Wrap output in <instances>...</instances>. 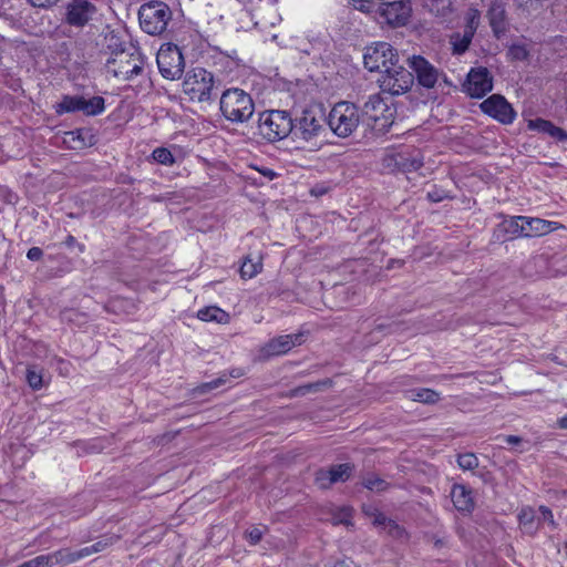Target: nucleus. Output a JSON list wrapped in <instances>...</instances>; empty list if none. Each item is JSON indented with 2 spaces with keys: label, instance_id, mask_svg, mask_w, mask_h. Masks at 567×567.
Here are the masks:
<instances>
[{
  "label": "nucleus",
  "instance_id": "1",
  "mask_svg": "<svg viewBox=\"0 0 567 567\" xmlns=\"http://www.w3.org/2000/svg\"><path fill=\"white\" fill-rule=\"evenodd\" d=\"M326 125L328 124L324 110L320 106H310L293 120L292 134L298 140L317 145L318 141L326 136Z\"/></svg>",
  "mask_w": 567,
  "mask_h": 567
},
{
  "label": "nucleus",
  "instance_id": "2",
  "mask_svg": "<svg viewBox=\"0 0 567 567\" xmlns=\"http://www.w3.org/2000/svg\"><path fill=\"white\" fill-rule=\"evenodd\" d=\"M219 106L224 117L233 123H245L255 112L251 96L237 87L228 89L221 94Z\"/></svg>",
  "mask_w": 567,
  "mask_h": 567
},
{
  "label": "nucleus",
  "instance_id": "3",
  "mask_svg": "<svg viewBox=\"0 0 567 567\" xmlns=\"http://www.w3.org/2000/svg\"><path fill=\"white\" fill-rule=\"evenodd\" d=\"M362 117L359 109L350 102L337 103L327 116L329 128L341 138H346L355 132Z\"/></svg>",
  "mask_w": 567,
  "mask_h": 567
},
{
  "label": "nucleus",
  "instance_id": "4",
  "mask_svg": "<svg viewBox=\"0 0 567 567\" xmlns=\"http://www.w3.org/2000/svg\"><path fill=\"white\" fill-rule=\"evenodd\" d=\"M293 130V120L287 111L270 110L259 115V134L268 142H277L287 137Z\"/></svg>",
  "mask_w": 567,
  "mask_h": 567
},
{
  "label": "nucleus",
  "instance_id": "5",
  "mask_svg": "<svg viewBox=\"0 0 567 567\" xmlns=\"http://www.w3.org/2000/svg\"><path fill=\"white\" fill-rule=\"evenodd\" d=\"M143 64L141 55L135 50L130 51L121 48L113 51L106 60L105 70L114 78L130 81L142 72Z\"/></svg>",
  "mask_w": 567,
  "mask_h": 567
},
{
  "label": "nucleus",
  "instance_id": "6",
  "mask_svg": "<svg viewBox=\"0 0 567 567\" xmlns=\"http://www.w3.org/2000/svg\"><path fill=\"white\" fill-rule=\"evenodd\" d=\"M360 114L362 124L377 133H385L393 123V111L379 94L369 97Z\"/></svg>",
  "mask_w": 567,
  "mask_h": 567
},
{
  "label": "nucleus",
  "instance_id": "7",
  "mask_svg": "<svg viewBox=\"0 0 567 567\" xmlns=\"http://www.w3.org/2000/svg\"><path fill=\"white\" fill-rule=\"evenodd\" d=\"M172 19L169 7L161 1H151L138 10L141 28L151 35L162 34Z\"/></svg>",
  "mask_w": 567,
  "mask_h": 567
},
{
  "label": "nucleus",
  "instance_id": "8",
  "mask_svg": "<svg viewBox=\"0 0 567 567\" xmlns=\"http://www.w3.org/2000/svg\"><path fill=\"white\" fill-rule=\"evenodd\" d=\"M215 79L212 72L203 68L189 70L183 81V92L192 101L207 102L212 100Z\"/></svg>",
  "mask_w": 567,
  "mask_h": 567
},
{
  "label": "nucleus",
  "instance_id": "9",
  "mask_svg": "<svg viewBox=\"0 0 567 567\" xmlns=\"http://www.w3.org/2000/svg\"><path fill=\"white\" fill-rule=\"evenodd\" d=\"M104 111L105 99L99 95L86 99L84 95L65 94L55 105V113L59 115L82 112L85 116H97Z\"/></svg>",
  "mask_w": 567,
  "mask_h": 567
},
{
  "label": "nucleus",
  "instance_id": "10",
  "mask_svg": "<svg viewBox=\"0 0 567 567\" xmlns=\"http://www.w3.org/2000/svg\"><path fill=\"white\" fill-rule=\"evenodd\" d=\"M378 83L384 93L400 95L408 92L413 83L414 76L411 71L395 62L394 65L384 69L378 79Z\"/></svg>",
  "mask_w": 567,
  "mask_h": 567
},
{
  "label": "nucleus",
  "instance_id": "11",
  "mask_svg": "<svg viewBox=\"0 0 567 567\" xmlns=\"http://www.w3.org/2000/svg\"><path fill=\"white\" fill-rule=\"evenodd\" d=\"M395 62H399V54L392 45L386 42H377L367 47L363 54L364 66L370 72H379L381 74L384 72V69H389V66L394 65Z\"/></svg>",
  "mask_w": 567,
  "mask_h": 567
},
{
  "label": "nucleus",
  "instance_id": "12",
  "mask_svg": "<svg viewBox=\"0 0 567 567\" xmlns=\"http://www.w3.org/2000/svg\"><path fill=\"white\" fill-rule=\"evenodd\" d=\"M156 62L163 78L167 80L179 79L184 72V56L175 44H164L157 52Z\"/></svg>",
  "mask_w": 567,
  "mask_h": 567
},
{
  "label": "nucleus",
  "instance_id": "13",
  "mask_svg": "<svg viewBox=\"0 0 567 567\" xmlns=\"http://www.w3.org/2000/svg\"><path fill=\"white\" fill-rule=\"evenodd\" d=\"M377 13L393 28L404 27L412 16L411 0H396L378 4Z\"/></svg>",
  "mask_w": 567,
  "mask_h": 567
},
{
  "label": "nucleus",
  "instance_id": "14",
  "mask_svg": "<svg viewBox=\"0 0 567 567\" xmlns=\"http://www.w3.org/2000/svg\"><path fill=\"white\" fill-rule=\"evenodd\" d=\"M97 9L90 0H71L65 6L64 21L71 27L82 29L96 16Z\"/></svg>",
  "mask_w": 567,
  "mask_h": 567
},
{
  "label": "nucleus",
  "instance_id": "15",
  "mask_svg": "<svg viewBox=\"0 0 567 567\" xmlns=\"http://www.w3.org/2000/svg\"><path fill=\"white\" fill-rule=\"evenodd\" d=\"M493 90V78L486 68H473L468 72L463 91L471 97L481 99Z\"/></svg>",
  "mask_w": 567,
  "mask_h": 567
},
{
  "label": "nucleus",
  "instance_id": "16",
  "mask_svg": "<svg viewBox=\"0 0 567 567\" xmlns=\"http://www.w3.org/2000/svg\"><path fill=\"white\" fill-rule=\"evenodd\" d=\"M413 76L425 89H433L439 82L441 72L421 55H412L406 59Z\"/></svg>",
  "mask_w": 567,
  "mask_h": 567
},
{
  "label": "nucleus",
  "instance_id": "17",
  "mask_svg": "<svg viewBox=\"0 0 567 567\" xmlns=\"http://www.w3.org/2000/svg\"><path fill=\"white\" fill-rule=\"evenodd\" d=\"M483 113L492 116L503 124H511L516 117V112L506 99L499 94H493L480 105Z\"/></svg>",
  "mask_w": 567,
  "mask_h": 567
},
{
  "label": "nucleus",
  "instance_id": "18",
  "mask_svg": "<svg viewBox=\"0 0 567 567\" xmlns=\"http://www.w3.org/2000/svg\"><path fill=\"white\" fill-rule=\"evenodd\" d=\"M507 3L504 0H493L487 10L488 23L494 35L501 39L508 30Z\"/></svg>",
  "mask_w": 567,
  "mask_h": 567
},
{
  "label": "nucleus",
  "instance_id": "19",
  "mask_svg": "<svg viewBox=\"0 0 567 567\" xmlns=\"http://www.w3.org/2000/svg\"><path fill=\"white\" fill-rule=\"evenodd\" d=\"M302 342L301 334H285L269 340L260 350L265 358L286 354L295 346Z\"/></svg>",
  "mask_w": 567,
  "mask_h": 567
},
{
  "label": "nucleus",
  "instance_id": "20",
  "mask_svg": "<svg viewBox=\"0 0 567 567\" xmlns=\"http://www.w3.org/2000/svg\"><path fill=\"white\" fill-rule=\"evenodd\" d=\"M388 161L402 172H415L423 165V158L417 150L399 152L390 156Z\"/></svg>",
  "mask_w": 567,
  "mask_h": 567
},
{
  "label": "nucleus",
  "instance_id": "21",
  "mask_svg": "<svg viewBox=\"0 0 567 567\" xmlns=\"http://www.w3.org/2000/svg\"><path fill=\"white\" fill-rule=\"evenodd\" d=\"M524 237H538L557 229V223L536 217L523 216Z\"/></svg>",
  "mask_w": 567,
  "mask_h": 567
},
{
  "label": "nucleus",
  "instance_id": "22",
  "mask_svg": "<svg viewBox=\"0 0 567 567\" xmlns=\"http://www.w3.org/2000/svg\"><path fill=\"white\" fill-rule=\"evenodd\" d=\"M372 516V523L375 526H380L390 535L391 537L395 539H405L406 538V532L405 529L400 526L396 522L389 519L384 514L380 513L379 511L374 509L371 514Z\"/></svg>",
  "mask_w": 567,
  "mask_h": 567
},
{
  "label": "nucleus",
  "instance_id": "23",
  "mask_svg": "<svg viewBox=\"0 0 567 567\" xmlns=\"http://www.w3.org/2000/svg\"><path fill=\"white\" fill-rule=\"evenodd\" d=\"M522 219L523 216H512L504 218L497 227V231L503 234L502 236H498V239L505 241L517 237H524L523 221H520Z\"/></svg>",
  "mask_w": 567,
  "mask_h": 567
},
{
  "label": "nucleus",
  "instance_id": "24",
  "mask_svg": "<svg viewBox=\"0 0 567 567\" xmlns=\"http://www.w3.org/2000/svg\"><path fill=\"white\" fill-rule=\"evenodd\" d=\"M451 499L460 512H471L474 508L472 491L465 485L454 484L451 489Z\"/></svg>",
  "mask_w": 567,
  "mask_h": 567
},
{
  "label": "nucleus",
  "instance_id": "25",
  "mask_svg": "<svg viewBox=\"0 0 567 567\" xmlns=\"http://www.w3.org/2000/svg\"><path fill=\"white\" fill-rule=\"evenodd\" d=\"M47 555L51 567L54 565L68 566L85 558L82 548L74 551L70 548H62Z\"/></svg>",
  "mask_w": 567,
  "mask_h": 567
},
{
  "label": "nucleus",
  "instance_id": "26",
  "mask_svg": "<svg viewBox=\"0 0 567 567\" xmlns=\"http://www.w3.org/2000/svg\"><path fill=\"white\" fill-rule=\"evenodd\" d=\"M519 17L534 18L540 14L546 0H513Z\"/></svg>",
  "mask_w": 567,
  "mask_h": 567
},
{
  "label": "nucleus",
  "instance_id": "27",
  "mask_svg": "<svg viewBox=\"0 0 567 567\" xmlns=\"http://www.w3.org/2000/svg\"><path fill=\"white\" fill-rule=\"evenodd\" d=\"M530 127L547 134L557 141L565 142L567 141V132L563 128L554 125L551 122L543 118H537L535 121H532L529 124Z\"/></svg>",
  "mask_w": 567,
  "mask_h": 567
},
{
  "label": "nucleus",
  "instance_id": "28",
  "mask_svg": "<svg viewBox=\"0 0 567 567\" xmlns=\"http://www.w3.org/2000/svg\"><path fill=\"white\" fill-rule=\"evenodd\" d=\"M87 137H92L87 130L78 128L66 132L63 142L72 150H81L87 145Z\"/></svg>",
  "mask_w": 567,
  "mask_h": 567
},
{
  "label": "nucleus",
  "instance_id": "29",
  "mask_svg": "<svg viewBox=\"0 0 567 567\" xmlns=\"http://www.w3.org/2000/svg\"><path fill=\"white\" fill-rule=\"evenodd\" d=\"M197 318L206 322L214 321L217 323H227L229 315L218 307L210 306L198 310Z\"/></svg>",
  "mask_w": 567,
  "mask_h": 567
},
{
  "label": "nucleus",
  "instance_id": "30",
  "mask_svg": "<svg viewBox=\"0 0 567 567\" xmlns=\"http://www.w3.org/2000/svg\"><path fill=\"white\" fill-rule=\"evenodd\" d=\"M408 398L415 402L434 404L440 400V393L427 388L412 389L408 391Z\"/></svg>",
  "mask_w": 567,
  "mask_h": 567
},
{
  "label": "nucleus",
  "instance_id": "31",
  "mask_svg": "<svg viewBox=\"0 0 567 567\" xmlns=\"http://www.w3.org/2000/svg\"><path fill=\"white\" fill-rule=\"evenodd\" d=\"M473 40L468 33L465 32H454L450 37V44L452 47V53L461 55L465 53Z\"/></svg>",
  "mask_w": 567,
  "mask_h": 567
},
{
  "label": "nucleus",
  "instance_id": "32",
  "mask_svg": "<svg viewBox=\"0 0 567 567\" xmlns=\"http://www.w3.org/2000/svg\"><path fill=\"white\" fill-rule=\"evenodd\" d=\"M262 268L261 259L259 256L252 258L250 256L246 257L241 267H240V276L244 279H250L258 275Z\"/></svg>",
  "mask_w": 567,
  "mask_h": 567
},
{
  "label": "nucleus",
  "instance_id": "33",
  "mask_svg": "<svg viewBox=\"0 0 567 567\" xmlns=\"http://www.w3.org/2000/svg\"><path fill=\"white\" fill-rule=\"evenodd\" d=\"M332 382L330 379L320 380L317 382L308 383L296 388L292 393L295 396H303L311 392H319L331 386Z\"/></svg>",
  "mask_w": 567,
  "mask_h": 567
},
{
  "label": "nucleus",
  "instance_id": "34",
  "mask_svg": "<svg viewBox=\"0 0 567 567\" xmlns=\"http://www.w3.org/2000/svg\"><path fill=\"white\" fill-rule=\"evenodd\" d=\"M362 485L369 491L381 493L389 488L390 484L383 478L371 474L363 478Z\"/></svg>",
  "mask_w": 567,
  "mask_h": 567
},
{
  "label": "nucleus",
  "instance_id": "35",
  "mask_svg": "<svg viewBox=\"0 0 567 567\" xmlns=\"http://www.w3.org/2000/svg\"><path fill=\"white\" fill-rule=\"evenodd\" d=\"M27 382L32 390H40L43 386L42 369L31 365L27 369Z\"/></svg>",
  "mask_w": 567,
  "mask_h": 567
},
{
  "label": "nucleus",
  "instance_id": "36",
  "mask_svg": "<svg viewBox=\"0 0 567 567\" xmlns=\"http://www.w3.org/2000/svg\"><path fill=\"white\" fill-rule=\"evenodd\" d=\"M329 470H330L331 477H332L331 480L333 481V483H337V482L347 481L352 473L353 466L350 465L349 463H343V464L334 465V466L330 467Z\"/></svg>",
  "mask_w": 567,
  "mask_h": 567
},
{
  "label": "nucleus",
  "instance_id": "37",
  "mask_svg": "<svg viewBox=\"0 0 567 567\" xmlns=\"http://www.w3.org/2000/svg\"><path fill=\"white\" fill-rule=\"evenodd\" d=\"M518 520L519 524L527 530V532H535L537 530V527L534 526L535 522V512L532 507H524L520 509L518 514Z\"/></svg>",
  "mask_w": 567,
  "mask_h": 567
},
{
  "label": "nucleus",
  "instance_id": "38",
  "mask_svg": "<svg viewBox=\"0 0 567 567\" xmlns=\"http://www.w3.org/2000/svg\"><path fill=\"white\" fill-rule=\"evenodd\" d=\"M152 157L155 162L162 165L171 166L175 163V157L172 152L166 147H157L153 151Z\"/></svg>",
  "mask_w": 567,
  "mask_h": 567
},
{
  "label": "nucleus",
  "instance_id": "39",
  "mask_svg": "<svg viewBox=\"0 0 567 567\" xmlns=\"http://www.w3.org/2000/svg\"><path fill=\"white\" fill-rule=\"evenodd\" d=\"M115 539H117V538L113 537V536L106 537V538L97 540L96 543H94L91 546L82 548L84 557H89L95 553L103 551L105 548L111 546Z\"/></svg>",
  "mask_w": 567,
  "mask_h": 567
},
{
  "label": "nucleus",
  "instance_id": "40",
  "mask_svg": "<svg viewBox=\"0 0 567 567\" xmlns=\"http://www.w3.org/2000/svg\"><path fill=\"white\" fill-rule=\"evenodd\" d=\"M480 12L477 10H471L465 18V27L463 32L468 33L474 38V34L480 25Z\"/></svg>",
  "mask_w": 567,
  "mask_h": 567
},
{
  "label": "nucleus",
  "instance_id": "41",
  "mask_svg": "<svg viewBox=\"0 0 567 567\" xmlns=\"http://www.w3.org/2000/svg\"><path fill=\"white\" fill-rule=\"evenodd\" d=\"M267 527L266 526H250L248 529H246L245 532V539L252 546L257 545L264 534L267 532Z\"/></svg>",
  "mask_w": 567,
  "mask_h": 567
},
{
  "label": "nucleus",
  "instance_id": "42",
  "mask_svg": "<svg viewBox=\"0 0 567 567\" xmlns=\"http://www.w3.org/2000/svg\"><path fill=\"white\" fill-rule=\"evenodd\" d=\"M457 464L463 470H474L478 466V460L473 453H464L458 455Z\"/></svg>",
  "mask_w": 567,
  "mask_h": 567
},
{
  "label": "nucleus",
  "instance_id": "43",
  "mask_svg": "<svg viewBox=\"0 0 567 567\" xmlns=\"http://www.w3.org/2000/svg\"><path fill=\"white\" fill-rule=\"evenodd\" d=\"M330 470H319L316 473V483L320 488H328L333 484Z\"/></svg>",
  "mask_w": 567,
  "mask_h": 567
},
{
  "label": "nucleus",
  "instance_id": "44",
  "mask_svg": "<svg viewBox=\"0 0 567 567\" xmlns=\"http://www.w3.org/2000/svg\"><path fill=\"white\" fill-rule=\"evenodd\" d=\"M355 10L362 12H373L377 10L378 4L372 0H351L350 2Z\"/></svg>",
  "mask_w": 567,
  "mask_h": 567
},
{
  "label": "nucleus",
  "instance_id": "45",
  "mask_svg": "<svg viewBox=\"0 0 567 567\" xmlns=\"http://www.w3.org/2000/svg\"><path fill=\"white\" fill-rule=\"evenodd\" d=\"M426 197L432 203H440L450 196L447 190L433 186V188L427 192Z\"/></svg>",
  "mask_w": 567,
  "mask_h": 567
},
{
  "label": "nucleus",
  "instance_id": "46",
  "mask_svg": "<svg viewBox=\"0 0 567 567\" xmlns=\"http://www.w3.org/2000/svg\"><path fill=\"white\" fill-rule=\"evenodd\" d=\"M18 567H51V566H50V560L48 558V555H39V556L19 565Z\"/></svg>",
  "mask_w": 567,
  "mask_h": 567
},
{
  "label": "nucleus",
  "instance_id": "47",
  "mask_svg": "<svg viewBox=\"0 0 567 567\" xmlns=\"http://www.w3.org/2000/svg\"><path fill=\"white\" fill-rule=\"evenodd\" d=\"M538 511L540 513V517H538V523L544 520V522H547L553 528H555L556 522L554 519L551 509L547 506L542 505V506H539Z\"/></svg>",
  "mask_w": 567,
  "mask_h": 567
},
{
  "label": "nucleus",
  "instance_id": "48",
  "mask_svg": "<svg viewBox=\"0 0 567 567\" xmlns=\"http://www.w3.org/2000/svg\"><path fill=\"white\" fill-rule=\"evenodd\" d=\"M427 542L431 543L433 545V547L436 549H442V548L446 547V545H447L446 537L439 536V535L429 536Z\"/></svg>",
  "mask_w": 567,
  "mask_h": 567
},
{
  "label": "nucleus",
  "instance_id": "49",
  "mask_svg": "<svg viewBox=\"0 0 567 567\" xmlns=\"http://www.w3.org/2000/svg\"><path fill=\"white\" fill-rule=\"evenodd\" d=\"M350 512L348 509L341 511L337 516L333 517V524H344L348 525L350 523Z\"/></svg>",
  "mask_w": 567,
  "mask_h": 567
},
{
  "label": "nucleus",
  "instance_id": "50",
  "mask_svg": "<svg viewBox=\"0 0 567 567\" xmlns=\"http://www.w3.org/2000/svg\"><path fill=\"white\" fill-rule=\"evenodd\" d=\"M227 378L226 375H223V377H219L210 382H207L203 385V390H214V389H217L218 386L225 384Z\"/></svg>",
  "mask_w": 567,
  "mask_h": 567
},
{
  "label": "nucleus",
  "instance_id": "51",
  "mask_svg": "<svg viewBox=\"0 0 567 567\" xmlns=\"http://www.w3.org/2000/svg\"><path fill=\"white\" fill-rule=\"evenodd\" d=\"M43 257V250L39 247H31L27 252V258L32 261H39Z\"/></svg>",
  "mask_w": 567,
  "mask_h": 567
},
{
  "label": "nucleus",
  "instance_id": "52",
  "mask_svg": "<svg viewBox=\"0 0 567 567\" xmlns=\"http://www.w3.org/2000/svg\"><path fill=\"white\" fill-rule=\"evenodd\" d=\"M31 6L38 8H49L54 6L59 0H28Z\"/></svg>",
  "mask_w": 567,
  "mask_h": 567
},
{
  "label": "nucleus",
  "instance_id": "53",
  "mask_svg": "<svg viewBox=\"0 0 567 567\" xmlns=\"http://www.w3.org/2000/svg\"><path fill=\"white\" fill-rule=\"evenodd\" d=\"M497 439L502 440L503 442H505L509 445H517L523 441V439L517 435H502V436H497Z\"/></svg>",
  "mask_w": 567,
  "mask_h": 567
},
{
  "label": "nucleus",
  "instance_id": "54",
  "mask_svg": "<svg viewBox=\"0 0 567 567\" xmlns=\"http://www.w3.org/2000/svg\"><path fill=\"white\" fill-rule=\"evenodd\" d=\"M511 52L514 54L517 59H524L527 55L526 50L523 47H513L511 49Z\"/></svg>",
  "mask_w": 567,
  "mask_h": 567
},
{
  "label": "nucleus",
  "instance_id": "55",
  "mask_svg": "<svg viewBox=\"0 0 567 567\" xmlns=\"http://www.w3.org/2000/svg\"><path fill=\"white\" fill-rule=\"evenodd\" d=\"M262 175L267 176L269 179H274L276 177V173L272 169L266 168L261 171Z\"/></svg>",
  "mask_w": 567,
  "mask_h": 567
},
{
  "label": "nucleus",
  "instance_id": "56",
  "mask_svg": "<svg viewBox=\"0 0 567 567\" xmlns=\"http://www.w3.org/2000/svg\"><path fill=\"white\" fill-rule=\"evenodd\" d=\"M557 424L560 429L567 430V415L558 419Z\"/></svg>",
  "mask_w": 567,
  "mask_h": 567
},
{
  "label": "nucleus",
  "instance_id": "57",
  "mask_svg": "<svg viewBox=\"0 0 567 567\" xmlns=\"http://www.w3.org/2000/svg\"><path fill=\"white\" fill-rule=\"evenodd\" d=\"M76 243V239L75 237H73L72 235H69L66 238H65V241L64 244L69 247L73 246L74 244Z\"/></svg>",
  "mask_w": 567,
  "mask_h": 567
},
{
  "label": "nucleus",
  "instance_id": "58",
  "mask_svg": "<svg viewBox=\"0 0 567 567\" xmlns=\"http://www.w3.org/2000/svg\"><path fill=\"white\" fill-rule=\"evenodd\" d=\"M331 567H350V566L348 564H346L344 561L338 560Z\"/></svg>",
  "mask_w": 567,
  "mask_h": 567
},
{
  "label": "nucleus",
  "instance_id": "59",
  "mask_svg": "<svg viewBox=\"0 0 567 567\" xmlns=\"http://www.w3.org/2000/svg\"><path fill=\"white\" fill-rule=\"evenodd\" d=\"M443 82L447 85V86H452V82L449 81V79L446 76H443Z\"/></svg>",
  "mask_w": 567,
  "mask_h": 567
}]
</instances>
